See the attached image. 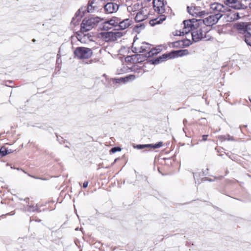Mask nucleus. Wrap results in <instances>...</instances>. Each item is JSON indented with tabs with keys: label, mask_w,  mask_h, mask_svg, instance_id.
<instances>
[{
	"label": "nucleus",
	"mask_w": 251,
	"mask_h": 251,
	"mask_svg": "<svg viewBox=\"0 0 251 251\" xmlns=\"http://www.w3.org/2000/svg\"><path fill=\"white\" fill-rule=\"evenodd\" d=\"M188 54L189 51L187 50H173L169 53L164 54L162 55L153 60L152 63L156 64L160 62H162L168 59H171L176 57L182 56L186 55Z\"/></svg>",
	"instance_id": "f257e3e1"
},
{
	"label": "nucleus",
	"mask_w": 251,
	"mask_h": 251,
	"mask_svg": "<svg viewBox=\"0 0 251 251\" xmlns=\"http://www.w3.org/2000/svg\"><path fill=\"white\" fill-rule=\"evenodd\" d=\"M206 26L203 24H198L193 30L191 33L192 40L195 42H197L205 37L206 32Z\"/></svg>",
	"instance_id": "f03ea898"
},
{
	"label": "nucleus",
	"mask_w": 251,
	"mask_h": 251,
	"mask_svg": "<svg viewBox=\"0 0 251 251\" xmlns=\"http://www.w3.org/2000/svg\"><path fill=\"white\" fill-rule=\"evenodd\" d=\"M100 20L98 17L85 18L81 24V30L83 31L90 30Z\"/></svg>",
	"instance_id": "7ed1b4c3"
},
{
	"label": "nucleus",
	"mask_w": 251,
	"mask_h": 251,
	"mask_svg": "<svg viewBox=\"0 0 251 251\" xmlns=\"http://www.w3.org/2000/svg\"><path fill=\"white\" fill-rule=\"evenodd\" d=\"M222 17H223V14L222 13L214 14L203 20L200 19L199 22L200 24H203L205 26H210L217 23Z\"/></svg>",
	"instance_id": "20e7f679"
},
{
	"label": "nucleus",
	"mask_w": 251,
	"mask_h": 251,
	"mask_svg": "<svg viewBox=\"0 0 251 251\" xmlns=\"http://www.w3.org/2000/svg\"><path fill=\"white\" fill-rule=\"evenodd\" d=\"M75 55L79 59L88 58L92 55L91 49L85 47H77L74 51Z\"/></svg>",
	"instance_id": "39448f33"
},
{
	"label": "nucleus",
	"mask_w": 251,
	"mask_h": 251,
	"mask_svg": "<svg viewBox=\"0 0 251 251\" xmlns=\"http://www.w3.org/2000/svg\"><path fill=\"white\" fill-rule=\"evenodd\" d=\"M183 28L182 30L183 35L187 34L190 32H192V30L199 24V20H195L194 19L192 20H184L183 22Z\"/></svg>",
	"instance_id": "423d86ee"
},
{
	"label": "nucleus",
	"mask_w": 251,
	"mask_h": 251,
	"mask_svg": "<svg viewBox=\"0 0 251 251\" xmlns=\"http://www.w3.org/2000/svg\"><path fill=\"white\" fill-rule=\"evenodd\" d=\"M223 2L226 5L234 9H245L247 8V6L240 0H223Z\"/></svg>",
	"instance_id": "0eeeda50"
},
{
	"label": "nucleus",
	"mask_w": 251,
	"mask_h": 251,
	"mask_svg": "<svg viewBox=\"0 0 251 251\" xmlns=\"http://www.w3.org/2000/svg\"><path fill=\"white\" fill-rule=\"evenodd\" d=\"M223 2L226 5L234 9H245L247 8V6L240 0H223Z\"/></svg>",
	"instance_id": "6e6552de"
},
{
	"label": "nucleus",
	"mask_w": 251,
	"mask_h": 251,
	"mask_svg": "<svg viewBox=\"0 0 251 251\" xmlns=\"http://www.w3.org/2000/svg\"><path fill=\"white\" fill-rule=\"evenodd\" d=\"M135 41L132 44V51L136 53H148L149 51L151 45L147 43H142L141 45L136 46Z\"/></svg>",
	"instance_id": "1a4fd4ad"
},
{
	"label": "nucleus",
	"mask_w": 251,
	"mask_h": 251,
	"mask_svg": "<svg viewBox=\"0 0 251 251\" xmlns=\"http://www.w3.org/2000/svg\"><path fill=\"white\" fill-rule=\"evenodd\" d=\"M223 16H224V18L228 22L237 20L241 18L238 12L231 10H227V11H225L223 14Z\"/></svg>",
	"instance_id": "9d476101"
},
{
	"label": "nucleus",
	"mask_w": 251,
	"mask_h": 251,
	"mask_svg": "<svg viewBox=\"0 0 251 251\" xmlns=\"http://www.w3.org/2000/svg\"><path fill=\"white\" fill-rule=\"evenodd\" d=\"M119 6L116 3L107 2L104 6V12L107 14H112L116 12L119 9Z\"/></svg>",
	"instance_id": "9b49d317"
},
{
	"label": "nucleus",
	"mask_w": 251,
	"mask_h": 251,
	"mask_svg": "<svg viewBox=\"0 0 251 251\" xmlns=\"http://www.w3.org/2000/svg\"><path fill=\"white\" fill-rule=\"evenodd\" d=\"M149 12L147 8H142L138 11L135 17V20L137 22H140L148 18Z\"/></svg>",
	"instance_id": "f8f14e48"
},
{
	"label": "nucleus",
	"mask_w": 251,
	"mask_h": 251,
	"mask_svg": "<svg viewBox=\"0 0 251 251\" xmlns=\"http://www.w3.org/2000/svg\"><path fill=\"white\" fill-rule=\"evenodd\" d=\"M210 9L214 14H223L226 8L222 4L215 2L210 4Z\"/></svg>",
	"instance_id": "ddd939ff"
},
{
	"label": "nucleus",
	"mask_w": 251,
	"mask_h": 251,
	"mask_svg": "<svg viewBox=\"0 0 251 251\" xmlns=\"http://www.w3.org/2000/svg\"><path fill=\"white\" fill-rule=\"evenodd\" d=\"M153 8L155 11L159 14H162L165 11V5L163 0H153Z\"/></svg>",
	"instance_id": "4468645a"
},
{
	"label": "nucleus",
	"mask_w": 251,
	"mask_h": 251,
	"mask_svg": "<svg viewBox=\"0 0 251 251\" xmlns=\"http://www.w3.org/2000/svg\"><path fill=\"white\" fill-rule=\"evenodd\" d=\"M119 24L118 25V30H124L128 28L132 23L131 20L129 19H125L122 20L120 18L119 19Z\"/></svg>",
	"instance_id": "2eb2a0df"
},
{
	"label": "nucleus",
	"mask_w": 251,
	"mask_h": 251,
	"mask_svg": "<svg viewBox=\"0 0 251 251\" xmlns=\"http://www.w3.org/2000/svg\"><path fill=\"white\" fill-rule=\"evenodd\" d=\"M162 146L163 143L162 142H159L155 144L137 145L134 147L137 149L141 150L145 148L158 149L161 147Z\"/></svg>",
	"instance_id": "dca6fc26"
},
{
	"label": "nucleus",
	"mask_w": 251,
	"mask_h": 251,
	"mask_svg": "<svg viewBox=\"0 0 251 251\" xmlns=\"http://www.w3.org/2000/svg\"><path fill=\"white\" fill-rule=\"evenodd\" d=\"M101 38L105 42H113L115 41L113 36V32H103L100 33Z\"/></svg>",
	"instance_id": "f3484780"
},
{
	"label": "nucleus",
	"mask_w": 251,
	"mask_h": 251,
	"mask_svg": "<svg viewBox=\"0 0 251 251\" xmlns=\"http://www.w3.org/2000/svg\"><path fill=\"white\" fill-rule=\"evenodd\" d=\"M235 27L239 33L244 34V35L247 34V32H249L248 31L247 25L246 23H238L235 25Z\"/></svg>",
	"instance_id": "a211bd4d"
},
{
	"label": "nucleus",
	"mask_w": 251,
	"mask_h": 251,
	"mask_svg": "<svg viewBox=\"0 0 251 251\" xmlns=\"http://www.w3.org/2000/svg\"><path fill=\"white\" fill-rule=\"evenodd\" d=\"M135 78L134 75H129L125 77H121L120 78H115L113 80V82L116 83H125L129 80H133Z\"/></svg>",
	"instance_id": "6ab92c4d"
},
{
	"label": "nucleus",
	"mask_w": 251,
	"mask_h": 251,
	"mask_svg": "<svg viewBox=\"0 0 251 251\" xmlns=\"http://www.w3.org/2000/svg\"><path fill=\"white\" fill-rule=\"evenodd\" d=\"M174 46H180L183 47H188L192 44V42L189 39H184L174 43Z\"/></svg>",
	"instance_id": "aec40b11"
},
{
	"label": "nucleus",
	"mask_w": 251,
	"mask_h": 251,
	"mask_svg": "<svg viewBox=\"0 0 251 251\" xmlns=\"http://www.w3.org/2000/svg\"><path fill=\"white\" fill-rule=\"evenodd\" d=\"M119 19V18L116 17H113L110 20H107V21L110 26H111L112 27H115L118 30V25L120 23Z\"/></svg>",
	"instance_id": "412c9836"
},
{
	"label": "nucleus",
	"mask_w": 251,
	"mask_h": 251,
	"mask_svg": "<svg viewBox=\"0 0 251 251\" xmlns=\"http://www.w3.org/2000/svg\"><path fill=\"white\" fill-rule=\"evenodd\" d=\"M187 11L190 14L192 15L194 17H198V14L197 12H198L199 9L198 8H196L195 7L193 6H188L187 7Z\"/></svg>",
	"instance_id": "4be33fe9"
},
{
	"label": "nucleus",
	"mask_w": 251,
	"mask_h": 251,
	"mask_svg": "<svg viewBox=\"0 0 251 251\" xmlns=\"http://www.w3.org/2000/svg\"><path fill=\"white\" fill-rule=\"evenodd\" d=\"M13 151L14 150H12L11 149H8L2 147L1 148L0 150V155L1 156H4L8 154L13 152Z\"/></svg>",
	"instance_id": "5701e85b"
},
{
	"label": "nucleus",
	"mask_w": 251,
	"mask_h": 251,
	"mask_svg": "<svg viewBox=\"0 0 251 251\" xmlns=\"http://www.w3.org/2000/svg\"><path fill=\"white\" fill-rule=\"evenodd\" d=\"M130 70L126 65L122 64L121 66L117 69V72L119 74L126 73Z\"/></svg>",
	"instance_id": "b1692460"
},
{
	"label": "nucleus",
	"mask_w": 251,
	"mask_h": 251,
	"mask_svg": "<svg viewBox=\"0 0 251 251\" xmlns=\"http://www.w3.org/2000/svg\"><path fill=\"white\" fill-rule=\"evenodd\" d=\"M156 50H157L155 48H151V47L149 51H148V53L145 54L146 57H151L155 54H157V53H158V51Z\"/></svg>",
	"instance_id": "393cba45"
},
{
	"label": "nucleus",
	"mask_w": 251,
	"mask_h": 251,
	"mask_svg": "<svg viewBox=\"0 0 251 251\" xmlns=\"http://www.w3.org/2000/svg\"><path fill=\"white\" fill-rule=\"evenodd\" d=\"M166 19V17L164 15H161L160 17L159 18H157L156 19H154L151 22H153V23H151V24L153 25L154 24H159L161 23L162 22L165 21Z\"/></svg>",
	"instance_id": "a878e982"
},
{
	"label": "nucleus",
	"mask_w": 251,
	"mask_h": 251,
	"mask_svg": "<svg viewBox=\"0 0 251 251\" xmlns=\"http://www.w3.org/2000/svg\"><path fill=\"white\" fill-rule=\"evenodd\" d=\"M244 41L248 45L251 47V34L249 32L244 35Z\"/></svg>",
	"instance_id": "bb28decb"
},
{
	"label": "nucleus",
	"mask_w": 251,
	"mask_h": 251,
	"mask_svg": "<svg viewBox=\"0 0 251 251\" xmlns=\"http://www.w3.org/2000/svg\"><path fill=\"white\" fill-rule=\"evenodd\" d=\"M80 10H78L75 14V17H74L73 19V21H75V19L77 21L80 20L81 18H82V16L80 15Z\"/></svg>",
	"instance_id": "cd10ccee"
},
{
	"label": "nucleus",
	"mask_w": 251,
	"mask_h": 251,
	"mask_svg": "<svg viewBox=\"0 0 251 251\" xmlns=\"http://www.w3.org/2000/svg\"><path fill=\"white\" fill-rule=\"evenodd\" d=\"M113 36L115 38V41L123 36V33L120 31L113 32Z\"/></svg>",
	"instance_id": "c85d7f7f"
},
{
	"label": "nucleus",
	"mask_w": 251,
	"mask_h": 251,
	"mask_svg": "<svg viewBox=\"0 0 251 251\" xmlns=\"http://www.w3.org/2000/svg\"><path fill=\"white\" fill-rule=\"evenodd\" d=\"M112 28V26L110 25L108 23H107V21H105L103 23V25L102 27V29L105 30H107L110 28Z\"/></svg>",
	"instance_id": "c756f323"
},
{
	"label": "nucleus",
	"mask_w": 251,
	"mask_h": 251,
	"mask_svg": "<svg viewBox=\"0 0 251 251\" xmlns=\"http://www.w3.org/2000/svg\"><path fill=\"white\" fill-rule=\"evenodd\" d=\"M27 210L32 212L37 211L38 208L37 205H28Z\"/></svg>",
	"instance_id": "7c9ffc66"
},
{
	"label": "nucleus",
	"mask_w": 251,
	"mask_h": 251,
	"mask_svg": "<svg viewBox=\"0 0 251 251\" xmlns=\"http://www.w3.org/2000/svg\"><path fill=\"white\" fill-rule=\"evenodd\" d=\"M121 150V149L119 147H114L111 149L110 151L112 153H115L117 151H120Z\"/></svg>",
	"instance_id": "2f4dec72"
},
{
	"label": "nucleus",
	"mask_w": 251,
	"mask_h": 251,
	"mask_svg": "<svg viewBox=\"0 0 251 251\" xmlns=\"http://www.w3.org/2000/svg\"><path fill=\"white\" fill-rule=\"evenodd\" d=\"M224 139V140H233V137L230 136L229 135H225L222 137Z\"/></svg>",
	"instance_id": "473e14b6"
},
{
	"label": "nucleus",
	"mask_w": 251,
	"mask_h": 251,
	"mask_svg": "<svg viewBox=\"0 0 251 251\" xmlns=\"http://www.w3.org/2000/svg\"><path fill=\"white\" fill-rule=\"evenodd\" d=\"M198 14V17H201L204 16L206 13L204 11H199L198 10V12H197Z\"/></svg>",
	"instance_id": "72a5a7b5"
},
{
	"label": "nucleus",
	"mask_w": 251,
	"mask_h": 251,
	"mask_svg": "<svg viewBox=\"0 0 251 251\" xmlns=\"http://www.w3.org/2000/svg\"><path fill=\"white\" fill-rule=\"evenodd\" d=\"M94 10V7L92 4H89L87 7V11L88 12H92Z\"/></svg>",
	"instance_id": "f704fd0d"
},
{
	"label": "nucleus",
	"mask_w": 251,
	"mask_h": 251,
	"mask_svg": "<svg viewBox=\"0 0 251 251\" xmlns=\"http://www.w3.org/2000/svg\"><path fill=\"white\" fill-rule=\"evenodd\" d=\"M183 35L182 31L180 30H176L175 32L174 35L175 36H181Z\"/></svg>",
	"instance_id": "c9c22d12"
},
{
	"label": "nucleus",
	"mask_w": 251,
	"mask_h": 251,
	"mask_svg": "<svg viewBox=\"0 0 251 251\" xmlns=\"http://www.w3.org/2000/svg\"><path fill=\"white\" fill-rule=\"evenodd\" d=\"M60 58V55L59 54H58L57 55V59H56V63L57 64H59L61 62V60Z\"/></svg>",
	"instance_id": "e433bc0d"
},
{
	"label": "nucleus",
	"mask_w": 251,
	"mask_h": 251,
	"mask_svg": "<svg viewBox=\"0 0 251 251\" xmlns=\"http://www.w3.org/2000/svg\"><path fill=\"white\" fill-rule=\"evenodd\" d=\"M88 182L87 181H85L83 184V187L86 188L88 186Z\"/></svg>",
	"instance_id": "4c0bfd02"
},
{
	"label": "nucleus",
	"mask_w": 251,
	"mask_h": 251,
	"mask_svg": "<svg viewBox=\"0 0 251 251\" xmlns=\"http://www.w3.org/2000/svg\"><path fill=\"white\" fill-rule=\"evenodd\" d=\"M208 135H204L202 136V140L203 141H206L207 140V137Z\"/></svg>",
	"instance_id": "58836bf2"
},
{
	"label": "nucleus",
	"mask_w": 251,
	"mask_h": 251,
	"mask_svg": "<svg viewBox=\"0 0 251 251\" xmlns=\"http://www.w3.org/2000/svg\"><path fill=\"white\" fill-rule=\"evenodd\" d=\"M157 50L156 51H158V53H159L161 51V50L160 48H155Z\"/></svg>",
	"instance_id": "ea45409f"
},
{
	"label": "nucleus",
	"mask_w": 251,
	"mask_h": 251,
	"mask_svg": "<svg viewBox=\"0 0 251 251\" xmlns=\"http://www.w3.org/2000/svg\"><path fill=\"white\" fill-rule=\"evenodd\" d=\"M186 122H187V120H184L183 121V123L185 124Z\"/></svg>",
	"instance_id": "a19ab883"
},
{
	"label": "nucleus",
	"mask_w": 251,
	"mask_h": 251,
	"mask_svg": "<svg viewBox=\"0 0 251 251\" xmlns=\"http://www.w3.org/2000/svg\"><path fill=\"white\" fill-rule=\"evenodd\" d=\"M249 6L251 8V3L249 4Z\"/></svg>",
	"instance_id": "79ce46f5"
},
{
	"label": "nucleus",
	"mask_w": 251,
	"mask_h": 251,
	"mask_svg": "<svg viewBox=\"0 0 251 251\" xmlns=\"http://www.w3.org/2000/svg\"><path fill=\"white\" fill-rule=\"evenodd\" d=\"M250 101H251V99H250Z\"/></svg>",
	"instance_id": "37998d69"
}]
</instances>
